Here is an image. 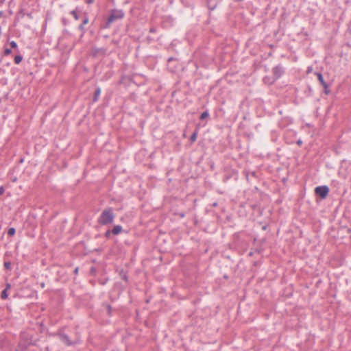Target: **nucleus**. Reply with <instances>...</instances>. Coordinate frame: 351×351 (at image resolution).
<instances>
[{"label":"nucleus","mask_w":351,"mask_h":351,"mask_svg":"<svg viewBox=\"0 0 351 351\" xmlns=\"http://www.w3.org/2000/svg\"><path fill=\"white\" fill-rule=\"evenodd\" d=\"M114 218V215L112 208H108L101 212L97 221L101 225H107L112 223Z\"/></svg>","instance_id":"obj_1"},{"label":"nucleus","mask_w":351,"mask_h":351,"mask_svg":"<svg viewBox=\"0 0 351 351\" xmlns=\"http://www.w3.org/2000/svg\"><path fill=\"white\" fill-rule=\"evenodd\" d=\"M53 336L58 337L59 340L66 346H72L79 343V341H72L69 336L64 332V328L59 329Z\"/></svg>","instance_id":"obj_2"},{"label":"nucleus","mask_w":351,"mask_h":351,"mask_svg":"<svg viewBox=\"0 0 351 351\" xmlns=\"http://www.w3.org/2000/svg\"><path fill=\"white\" fill-rule=\"evenodd\" d=\"M124 16V12L122 10H112L110 15L107 19L106 25L108 27L110 25L116 20L121 19Z\"/></svg>","instance_id":"obj_3"},{"label":"nucleus","mask_w":351,"mask_h":351,"mask_svg":"<svg viewBox=\"0 0 351 351\" xmlns=\"http://www.w3.org/2000/svg\"><path fill=\"white\" fill-rule=\"evenodd\" d=\"M315 193L321 199H326L329 193V188L326 185L318 186L315 189Z\"/></svg>","instance_id":"obj_4"},{"label":"nucleus","mask_w":351,"mask_h":351,"mask_svg":"<svg viewBox=\"0 0 351 351\" xmlns=\"http://www.w3.org/2000/svg\"><path fill=\"white\" fill-rule=\"evenodd\" d=\"M274 80L276 81L281 77L285 73V68L282 64H278L272 69Z\"/></svg>","instance_id":"obj_5"},{"label":"nucleus","mask_w":351,"mask_h":351,"mask_svg":"<svg viewBox=\"0 0 351 351\" xmlns=\"http://www.w3.org/2000/svg\"><path fill=\"white\" fill-rule=\"evenodd\" d=\"M88 21L89 19L88 14L86 13H84L83 16L82 22L78 27L79 30L82 32V35H83L86 32V28L84 26L85 25L88 24Z\"/></svg>","instance_id":"obj_6"},{"label":"nucleus","mask_w":351,"mask_h":351,"mask_svg":"<svg viewBox=\"0 0 351 351\" xmlns=\"http://www.w3.org/2000/svg\"><path fill=\"white\" fill-rule=\"evenodd\" d=\"M221 0H206L207 8L209 10H214Z\"/></svg>","instance_id":"obj_7"},{"label":"nucleus","mask_w":351,"mask_h":351,"mask_svg":"<svg viewBox=\"0 0 351 351\" xmlns=\"http://www.w3.org/2000/svg\"><path fill=\"white\" fill-rule=\"evenodd\" d=\"M117 272H118L120 278L123 279L125 282H128V276L127 271L124 268L117 269Z\"/></svg>","instance_id":"obj_8"},{"label":"nucleus","mask_w":351,"mask_h":351,"mask_svg":"<svg viewBox=\"0 0 351 351\" xmlns=\"http://www.w3.org/2000/svg\"><path fill=\"white\" fill-rule=\"evenodd\" d=\"M101 88L100 87H97L95 90V93H94V96H93V102H97L99 99V97L100 96V94H101Z\"/></svg>","instance_id":"obj_9"},{"label":"nucleus","mask_w":351,"mask_h":351,"mask_svg":"<svg viewBox=\"0 0 351 351\" xmlns=\"http://www.w3.org/2000/svg\"><path fill=\"white\" fill-rule=\"evenodd\" d=\"M122 230H123V228H122L121 226L116 225L112 229V233L114 235H117L121 232Z\"/></svg>","instance_id":"obj_10"},{"label":"nucleus","mask_w":351,"mask_h":351,"mask_svg":"<svg viewBox=\"0 0 351 351\" xmlns=\"http://www.w3.org/2000/svg\"><path fill=\"white\" fill-rule=\"evenodd\" d=\"M78 12H79V8L78 7H76V8L72 11L70 12V14L73 16V18L75 19V20L77 21L79 19V15H78Z\"/></svg>","instance_id":"obj_11"},{"label":"nucleus","mask_w":351,"mask_h":351,"mask_svg":"<svg viewBox=\"0 0 351 351\" xmlns=\"http://www.w3.org/2000/svg\"><path fill=\"white\" fill-rule=\"evenodd\" d=\"M11 287H5V289L2 291L1 294V298L3 300L7 299L8 297V291L10 289Z\"/></svg>","instance_id":"obj_12"},{"label":"nucleus","mask_w":351,"mask_h":351,"mask_svg":"<svg viewBox=\"0 0 351 351\" xmlns=\"http://www.w3.org/2000/svg\"><path fill=\"white\" fill-rule=\"evenodd\" d=\"M316 76L317 77V80L319 82V83L323 85L325 83H326L324 79V77L321 73L317 72L315 73Z\"/></svg>","instance_id":"obj_13"},{"label":"nucleus","mask_w":351,"mask_h":351,"mask_svg":"<svg viewBox=\"0 0 351 351\" xmlns=\"http://www.w3.org/2000/svg\"><path fill=\"white\" fill-rule=\"evenodd\" d=\"M23 60V56L21 54L16 55L14 57V61L16 64H19Z\"/></svg>","instance_id":"obj_14"},{"label":"nucleus","mask_w":351,"mask_h":351,"mask_svg":"<svg viewBox=\"0 0 351 351\" xmlns=\"http://www.w3.org/2000/svg\"><path fill=\"white\" fill-rule=\"evenodd\" d=\"M198 131L195 130V131L192 134L190 138L191 142L193 143L196 141Z\"/></svg>","instance_id":"obj_15"},{"label":"nucleus","mask_w":351,"mask_h":351,"mask_svg":"<svg viewBox=\"0 0 351 351\" xmlns=\"http://www.w3.org/2000/svg\"><path fill=\"white\" fill-rule=\"evenodd\" d=\"M208 116H209V112H208V110H206L201 114L199 119L201 120H204V119L207 118Z\"/></svg>","instance_id":"obj_16"},{"label":"nucleus","mask_w":351,"mask_h":351,"mask_svg":"<svg viewBox=\"0 0 351 351\" xmlns=\"http://www.w3.org/2000/svg\"><path fill=\"white\" fill-rule=\"evenodd\" d=\"M322 86L324 87V93L326 94V95H328L330 91V90L328 89V85L327 83H325L324 84L322 85Z\"/></svg>","instance_id":"obj_17"},{"label":"nucleus","mask_w":351,"mask_h":351,"mask_svg":"<svg viewBox=\"0 0 351 351\" xmlns=\"http://www.w3.org/2000/svg\"><path fill=\"white\" fill-rule=\"evenodd\" d=\"M4 267L7 270L11 269V263L10 261H5L3 263Z\"/></svg>","instance_id":"obj_18"},{"label":"nucleus","mask_w":351,"mask_h":351,"mask_svg":"<svg viewBox=\"0 0 351 351\" xmlns=\"http://www.w3.org/2000/svg\"><path fill=\"white\" fill-rule=\"evenodd\" d=\"M15 232H16L15 228H10L8 229V234L9 236H13V235H14Z\"/></svg>","instance_id":"obj_19"},{"label":"nucleus","mask_w":351,"mask_h":351,"mask_svg":"<svg viewBox=\"0 0 351 351\" xmlns=\"http://www.w3.org/2000/svg\"><path fill=\"white\" fill-rule=\"evenodd\" d=\"M10 47L13 49L17 48V43L14 40L11 41L10 43Z\"/></svg>","instance_id":"obj_20"},{"label":"nucleus","mask_w":351,"mask_h":351,"mask_svg":"<svg viewBox=\"0 0 351 351\" xmlns=\"http://www.w3.org/2000/svg\"><path fill=\"white\" fill-rule=\"evenodd\" d=\"M106 308H107L108 315H111V311H112L111 306L110 304H107Z\"/></svg>","instance_id":"obj_21"},{"label":"nucleus","mask_w":351,"mask_h":351,"mask_svg":"<svg viewBox=\"0 0 351 351\" xmlns=\"http://www.w3.org/2000/svg\"><path fill=\"white\" fill-rule=\"evenodd\" d=\"M4 53L6 56L10 55L12 53V50L10 49H5Z\"/></svg>","instance_id":"obj_22"},{"label":"nucleus","mask_w":351,"mask_h":351,"mask_svg":"<svg viewBox=\"0 0 351 351\" xmlns=\"http://www.w3.org/2000/svg\"><path fill=\"white\" fill-rule=\"evenodd\" d=\"M5 192L4 187L3 186H0V195H3Z\"/></svg>","instance_id":"obj_23"},{"label":"nucleus","mask_w":351,"mask_h":351,"mask_svg":"<svg viewBox=\"0 0 351 351\" xmlns=\"http://www.w3.org/2000/svg\"><path fill=\"white\" fill-rule=\"evenodd\" d=\"M111 233H112V230H111V231H110V230H107V231L106 232V233H105V236H106V237H108L110 235V234H111Z\"/></svg>","instance_id":"obj_24"},{"label":"nucleus","mask_w":351,"mask_h":351,"mask_svg":"<svg viewBox=\"0 0 351 351\" xmlns=\"http://www.w3.org/2000/svg\"><path fill=\"white\" fill-rule=\"evenodd\" d=\"M94 2V0H86V3L88 4L93 3Z\"/></svg>","instance_id":"obj_25"},{"label":"nucleus","mask_w":351,"mask_h":351,"mask_svg":"<svg viewBox=\"0 0 351 351\" xmlns=\"http://www.w3.org/2000/svg\"><path fill=\"white\" fill-rule=\"evenodd\" d=\"M296 143L298 145H301L302 144V141L301 139H299L297 141Z\"/></svg>","instance_id":"obj_26"},{"label":"nucleus","mask_w":351,"mask_h":351,"mask_svg":"<svg viewBox=\"0 0 351 351\" xmlns=\"http://www.w3.org/2000/svg\"><path fill=\"white\" fill-rule=\"evenodd\" d=\"M175 60V58H173V57H170V58H168L167 61H168L169 62H171V61H173V60Z\"/></svg>","instance_id":"obj_27"},{"label":"nucleus","mask_w":351,"mask_h":351,"mask_svg":"<svg viewBox=\"0 0 351 351\" xmlns=\"http://www.w3.org/2000/svg\"><path fill=\"white\" fill-rule=\"evenodd\" d=\"M155 32H156V29H155V28H151V29H149V32H150V33H154Z\"/></svg>","instance_id":"obj_28"},{"label":"nucleus","mask_w":351,"mask_h":351,"mask_svg":"<svg viewBox=\"0 0 351 351\" xmlns=\"http://www.w3.org/2000/svg\"><path fill=\"white\" fill-rule=\"evenodd\" d=\"M62 22H63L64 25H66V21L65 19H62Z\"/></svg>","instance_id":"obj_29"},{"label":"nucleus","mask_w":351,"mask_h":351,"mask_svg":"<svg viewBox=\"0 0 351 351\" xmlns=\"http://www.w3.org/2000/svg\"><path fill=\"white\" fill-rule=\"evenodd\" d=\"M217 206V202H214V203L213 204V206L215 207V206Z\"/></svg>","instance_id":"obj_30"},{"label":"nucleus","mask_w":351,"mask_h":351,"mask_svg":"<svg viewBox=\"0 0 351 351\" xmlns=\"http://www.w3.org/2000/svg\"><path fill=\"white\" fill-rule=\"evenodd\" d=\"M251 174H252V176H255L256 173H255L254 171H252V172L251 173Z\"/></svg>","instance_id":"obj_31"},{"label":"nucleus","mask_w":351,"mask_h":351,"mask_svg":"<svg viewBox=\"0 0 351 351\" xmlns=\"http://www.w3.org/2000/svg\"><path fill=\"white\" fill-rule=\"evenodd\" d=\"M263 230H266V226H263Z\"/></svg>","instance_id":"obj_32"}]
</instances>
